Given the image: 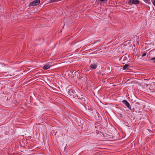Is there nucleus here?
Returning a JSON list of instances; mask_svg holds the SVG:
<instances>
[{
    "instance_id": "nucleus-1",
    "label": "nucleus",
    "mask_w": 155,
    "mask_h": 155,
    "mask_svg": "<svg viewBox=\"0 0 155 155\" xmlns=\"http://www.w3.org/2000/svg\"><path fill=\"white\" fill-rule=\"evenodd\" d=\"M40 2V0H35L30 3L28 5L30 7L31 6H36L39 4Z\"/></svg>"
},
{
    "instance_id": "nucleus-2",
    "label": "nucleus",
    "mask_w": 155,
    "mask_h": 155,
    "mask_svg": "<svg viewBox=\"0 0 155 155\" xmlns=\"http://www.w3.org/2000/svg\"><path fill=\"white\" fill-rule=\"evenodd\" d=\"M74 98L81 100L82 101H84L85 100L84 97L79 93L76 94Z\"/></svg>"
},
{
    "instance_id": "nucleus-3",
    "label": "nucleus",
    "mask_w": 155,
    "mask_h": 155,
    "mask_svg": "<svg viewBox=\"0 0 155 155\" xmlns=\"http://www.w3.org/2000/svg\"><path fill=\"white\" fill-rule=\"evenodd\" d=\"M140 1L138 0H129L128 3L129 5L138 4L140 3Z\"/></svg>"
},
{
    "instance_id": "nucleus-4",
    "label": "nucleus",
    "mask_w": 155,
    "mask_h": 155,
    "mask_svg": "<svg viewBox=\"0 0 155 155\" xmlns=\"http://www.w3.org/2000/svg\"><path fill=\"white\" fill-rule=\"evenodd\" d=\"M68 94L74 97L76 94L74 91L72 89L69 90Z\"/></svg>"
},
{
    "instance_id": "nucleus-5",
    "label": "nucleus",
    "mask_w": 155,
    "mask_h": 155,
    "mask_svg": "<svg viewBox=\"0 0 155 155\" xmlns=\"http://www.w3.org/2000/svg\"><path fill=\"white\" fill-rule=\"evenodd\" d=\"M92 81L91 78H88L86 80V83L88 85L91 86L92 85Z\"/></svg>"
},
{
    "instance_id": "nucleus-6",
    "label": "nucleus",
    "mask_w": 155,
    "mask_h": 155,
    "mask_svg": "<svg viewBox=\"0 0 155 155\" xmlns=\"http://www.w3.org/2000/svg\"><path fill=\"white\" fill-rule=\"evenodd\" d=\"M122 103L129 109L130 108V105L129 102L126 100H124L122 101Z\"/></svg>"
},
{
    "instance_id": "nucleus-7",
    "label": "nucleus",
    "mask_w": 155,
    "mask_h": 155,
    "mask_svg": "<svg viewBox=\"0 0 155 155\" xmlns=\"http://www.w3.org/2000/svg\"><path fill=\"white\" fill-rule=\"evenodd\" d=\"M130 66H129L128 64H126L123 67V70H128L130 68Z\"/></svg>"
},
{
    "instance_id": "nucleus-8",
    "label": "nucleus",
    "mask_w": 155,
    "mask_h": 155,
    "mask_svg": "<svg viewBox=\"0 0 155 155\" xmlns=\"http://www.w3.org/2000/svg\"><path fill=\"white\" fill-rule=\"evenodd\" d=\"M51 66L49 64H47L44 66L43 67V68L45 70H47L50 68Z\"/></svg>"
},
{
    "instance_id": "nucleus-9",
    "label": "nucleus",
    "mask_w": 155,
    "mask_h": 155,
    "mask_svg": "<svg viewBox=\"0 0 155 155\" xmlns=\"http://www.w3.org/2000/svg\"><path fill=\"white\" fill-rule=\"evenodd\" d=\"M90 67L91 69H94L97 68V65L96 64H91L90 65Z\"/></svg>"
},
{
    "instance_id": "nucleus-10",
    "label": "nucleus",
    "mask_w": 155,
    "mask_h": 155,
    "mask_svg": "<svg viewBox=\"0 0 155 155\" xmlns=\"http://www.w3.org/2000/svg\"><path fill=\"white\" fill-rule=\"evenodd\" d=\"M146 54H147V53H146V52L143 53L142 54V55H141V56H142V57H144V56H146Z\"/></svg>"
},
{
    "instance_id": "nucleus-11",
    "label": "nucleus",
    "mask_w": 155,
    "mask_h": 155,
    "mask_svg": "<svg viewBox=\"0 0 155 155\" xmlns=\"http://www.w3.org/2000/svg\"><path fill=\"white\" fill-rule=\"evenodd\" d=\"M150 60H154L153 61V63H155V57L153 58H151L150 59Z\"/></svg>"
},
{
    "instance_id": "nucleus-12",
    "label": "nucleus",
    "mask_w": 155,
    "mask_h": 155,
    "mask_svg": "<svg viewBox=\"0 0 155 155\" xmlns=\"http://www.w3.org/2000/svg\"><path fill=\"white\" fill-rule=\"evenodd\" d=\"M58 1V0H51V2H56Z\"/></svg>"
},
{
    "instance_id": "nucleus-13",
    "label": "nucleus",
    "mask_w": 155,
    "mask_h": 155,
    "mask_svg": "<svg viewBox=\"0 0 155 155\" xmlns=\"http://www.w3.org/2000/svg\"><path fill=\"white\" fill-rule=\"evenodd\" d=\"M153 4L154 5H155V0H154Z\"/></svg>"
},
{
    "instance_id": "nucleus-14",
    "label": "nucleus",
    "mask_w": 155,
    "mask_h": 155,
    "mask_svg": "<svg viewBox=\"0 0 155 155\" xmlns=\"http://www.w3.org/2000/svg\"><path fill=\"white\" fill-rule=\"evenodd\" d=\"M31 81H28V84H30V83H31Z\"/></svg>"
},
{
    "instance_id": "nucleus-15",
    "label": "nucleus",
    "mask_w": 155,
    "mask_h": 155,
    "mask_svg": "<svg viewBox=\"0 0 155 155\" xmlns=\"http://www.w3.org/2000/svg\"><path fill=\"white\" fill-rule=\"evenodd\" d=\"M120 114V117H122V114Z\"/></svg>"
},
{
    "instance_id": "nucleus-16",
    "label": "nucleus",
    "mask_w": 155,
    "mask_h": 155,
    "mask_svg": "<svg viewBox=\"0 0 155 155\" xmlns=\"http://www.w3.org/2000/svg\"><path fill=\"white\" fill-rule=\"evenodd\" d=\"M78 72H75V74L76 75L77 74H78Z\"/></svg>"
},
{
    "instance_id": "nucleus-17",
    "label": "nucleus",
    "mask_w": 155,
    "mask_h": 155,
    "mask_svg": "<svg viewBox=\"0 0 155 155\" xmlns=\"http://www.w3.org/2000/svg\"><path fill=\"white\" fill-rule=\"evenodd\" d=\"M101 1V2H103L105 0H100Z\"/></svg>"
},
{
    "instance_id": "nucleus-18",
    "label": "nucleus",
    "mask_w": 155,
    "mask_h": 155,
    "mask_svg": "<svg viewBox=\"0 0 155 155\" xmlns=\"http://www.w3.org/2000/svg\"><path fill=\"white\" fill-rule=\"evenodd\" d=\"M144 1L146 2V1H147L148 0H143Z\"/></svg>"
},
{
    "instance_id": "nucleus-19",
    "label": "nucleus",
    "mask_w": 155,
    "mask_h": 155,
    "mask_svg": "<svg viewBox=\"0 0 155 155\" xmlns=\"http://www.w3.org/2000/svg\"><path fill=\"white\" fill-rule=\"evenodd\" d=\"M153 54H155V51H153Z\"/></svg>"
},
{
    "instance_id": "nucleus-20",
    "label": "nucleus",
    "mask_w": 155,
    "mask_h": 155,
    "mask_svg": "<svg viewBox=\"0 0 155 155\" xmlns=\"http://www.w3.org/2000/svg\"><path fill=\"white\" fill-rule=\"evenodd\" d=\"M68 73V72H66V74H65V75H66V74H67V73Z\"/></svg>"
},
{
    "instance_id": "nucleus-21",
    "label": "nucleus",
    "mask_w": 155,
    "mask_h": 155,
    "mask_svg": "<svg viewBox=\"0 0 155 155\" xmlns=\"http://www.w3.org/2000/svg\"><path fill=\"white\" fill-rule=\"evenodd\" d=\"M74 75H73V76L72 77H71V78H74Z\"/></svg>"
},
{
    "instance_id": "nucleus-22",
    "label": "nucleus",
    "mask_w": 155,
    "mask_h": 155,
    "mask_svg": "<svg viewBox=\"0 0 155 155\" xmlns=\"http://www.w3.org/2000/svg\"><path fill=\"white\" fill-rule=\"evenodd\" d=\"M154 123H155V120H154Z\"/></svg>"
}]
</instances>
